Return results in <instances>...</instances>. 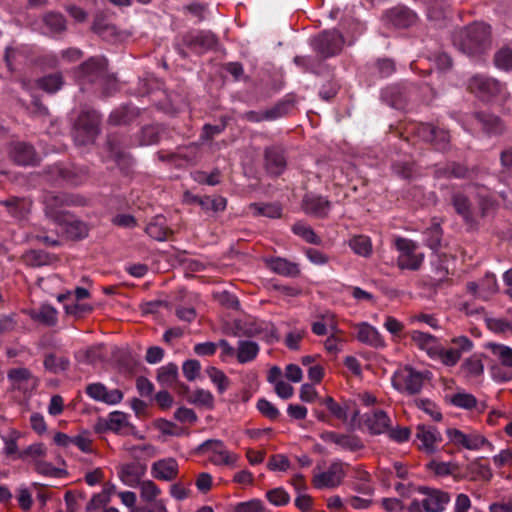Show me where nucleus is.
Segmentation results:
<instances>
[{
	"label": "nucleus",
	"mask_w": 512,
	"mask_h": 512,
	"mask_svg": "<svg viewBox=\"0 0 512 512\" xmlns=\"http://www.w3.org/2000/svg\"><path fill=\"white\" fill-rule=\"evenodd\" d=\"M344 44V36L339 30H323L310 39V46L315 55H298L294 57L293 62L304 73H312L317 76L329 75L332 69L326 60L339 55Z\"/></svg>",
	"instance_id": "obj_1"
},
{
	"label": "nucleus",
	"mask_w": 512,
	"mask_h": 512,
	"mask_svg": "<svg viewBox=\"0 0 512 512\" xmlns=\"http://www.w3.org/2000/svg\"><path fill=\"white\" fill-rule=\"evenodd\" d=\"M218 43V37L212 31L191 29L174 38L173 48L182 59H187L188 51L195 55H202L214 50Z\"/></svg>",
	"instance_id": "obj_2"
},
{
	"label": "nucleus",
	"mask_w": 512,
	"mask_h": 512,
	"mask_svg": "<svg viewBox=\"0 0 512 512\" xmlns=\"http://www.w3.org/2000/svg\"><path fill=\"white\" fill-rule=\"evenodd\" d=\"M490 26L483 22H475L459 32L454 44L468 55L482 53L490 45Z\"/></svg>",
	"instance_id": "obj_3"
},
{
	"label": "nucleus",
	"mask_w": 512,
	"mask_h": 512,
	"mask_svg": "<svg viewBox=\"0 0 512 512\" xmlns=\"http://www.w3.org/2000/svg\"><path fill=\"white\" fill-rule=\"evenodd\" d=\"M85 203V198L78 194L48 193L43 201L45 216L59 225L69 220L71 213L67 208L84 206Z\"/></svg>",
	"instance_id": "obj_4"
},
{
	"label": "nucleus",
	"mask_w": 512,
	"mask_h": 512,
	"mask_svg": "<svg viewBox=\"0 0 512 512\" xmlns=\"http://www.w3.org/2000/svg\"><path fill=\"white\" fill-rule=\"evenodd\" d=\"M101 115L93 109L82 111L73 129V138L77 145L93 144L100 132Z\"/></svg>",
	"instance_id": "obj_5"
},
{
	"label": "nucleus",
	"mask_w": 512,
	"mask_h": 512,
	"mask_svg": "<svg viewBox=\"0 0 512 512\" xmlns=\"http://www.w3.org/2000/svg\"><path fill=\"white\" fill-rule=\"evenodd\" d=\"M235 335L248 338L259 337L267 343L278 341L277 329L273 323L253 317L238 319L234 323Z\"/></svg>",
	"instance_id": "obj_6"
},
{
	"label": "nucleus",
	"mask_w": 512,
	"mask_h": 512,
	"mask_svg": "<svg viewBox=\"0 0 512 512\" xmlns=\"http://www.w3.org/2000/svg\"><path fill=\"white\" fill-rule=\"evenodd\" d=\"M468 89L483 102H489L506 93L504 83L483 74H476L471 77L468 81Z\"/></svg>",
	"instance_id": "obj_7"
},
{
	"label": "nucleus",
	"mask_w": 512,
	"mask_h": 512,
	"mask_svg": "<svg viewBox=\"0 0 512 512\" xmlns=\"http://www.w3.org/2000/svg\"><path fill=\"white\" fill-rule=\"evenodd\" d=\"M395 248L398 251L397 266L401 270L416 271L420 269L424 254L418 252V244L411 239L397 237L394 240Z\"/></svg>",
	"instance_id": "obj_8"
},
{
	"label": "nucleus",
	"mask_w": 512,
	"mask_h": 512,
	"mask_svg": "<svg viewBox=\"0 0 512 512\" xmlns=\"http://www.w3.org/2000/svg\"><path fill=\"white\" fill-rule=\"evenodd\" d=\"M408 132L419 139L430 143L434 149L445 151L450 142L449 132L430 123H414L408 128Z\"/></svg>",
	"instance_id": "obj_9"
},
{
	"label": "nucleus",
	"mask_w": 512,
	"mask_h": 512,
	"mask_svg": "<svg viewBox=\"0 0 512 512\" xmlns=\"http://www.w3.org/2000/svg\"><path fill=\"white\" fill-rule=\"evenodd\" d=\"M106 72L107 60L105 58L90 57L78 67L75 74L81 89L85 90L86 85H91L94 88Z\"/></svg>",
	"instance_id": "obj_10"
},
{
	"label": "nucleus",
	"mask_w": 512,
	"mask_h": 512,
	"mask_svg": "<svg viewBox=\"0 0 512 512\" xmlns=\"http://www.w3.org/2000/svg\"><path fill=\"white\" fill-rule=\"evenodd\" d=\"M425 380L424 373L406 366L402 370H397L392 376V386L399 392H406L409 395H415L421 392Z\"/></svg>",
	"instance_id": "obj_11"
},
{
	"label": "nucleus",
	"mask_w": 512,
	"mask_h": 512,
	"mask_svg": "<svg viewBox=\"0 0 512 512\" xmlns=\"http://www.w3.org/2000/svg\"><path fill=\"white\" fill-rule=\"evenodd\" d=\"M264 169L272 177L281 176L287 168L286 150L282 145L274 144L265 147Z\"/></svg>",
	"instance_id": "obj_12"
},
{
	"label": "nucleus",
	"mask_w": 512,
	"mask_h": 512,
	"mask_svg": "<svg viewBox=\"0 0 512 512\" xmlns=\"http://www.w3.org/2000/svg\"><path fill=\"white\" fill-rule=\"evenodd\" d=\"M345 475L343 464L333 461L326 471L314 474L312 484L316 489H334L343 482Z\"/></svg>",
	"instance_id": "obj_13"
},
{
	"label": "nucleus",
	"mask_w": 512,
	"mask_h": 512,
	"mask_svg": "<svg viewBox=\"0 0 512 512\" xmlns=\"http://www.w3.org/2000/svg\"><path fill=\"white\" fill-rule=\"evenodd\" d=\"M319 437L325 443H334L341 449L349 452H357L365 447L362 439L355 434L324 431L319 435Z\"/></svg>",
	"instance_id": "obj_14"
},
{
	"label": "nucleus",
	"mask_w": 512,
	"mask_h": 512,
	"mask_svg": "<svg viewBox=\"0 0 512 512\" xmlns=\"http://www.w3.org/2000/svg\"><path fill=\"white\" fill-rule=\"evenodd\" d=\"M0 206L5 208L8 216L21 221L30 214L32 201L27 197L10 195L4 200H0Z\"/></svg>",
	"instance_id": "obj_15"
},
{
	"label": "nucleus",
	"mask_w": 512,
	"mask_h": 512,
	"mask_svg": "<svg viewBox=\"0 0 512 512\" xmlns=\"http://www.w3.org/2000/svg\"><path fill=\"white\" fill-rule=\"evenodd\" d=\"M86 394L95 401L103 402L108 405L120 403L124 397L119 389L109 390L103 383H90L86 386Z\"/></svg>",
	"instance_id": "obj_16"
},
{
	"label": "nucleus",
	"mask_w": 512,
	"mask_h": 512,
	"mask_svg": "<svg viewBox=\"0 0 512 512\" xmlns=\"http://www.w3.org/2000/svg\"><path fill=\"white\" fill-rule=\"evenodd\" d=\"M419 492L425 495L422 505L426 512H442L450 502V495L439 489L420 487Z\"/></svg>",
	"instance_id": "obj_17"
},
{
	"label": "nucleus",
	"mask_w": 512,
	"mask_h": 512,
	"mask_svg": "<svg viewBox=\"0 0 512 512\" xmlns=\"http://www.w3.org/2000/svg\"><path fill=\"white\" fill-rule=\"evenodd\" d=\"M302 208L306 214L326 218L331 210V202L322 195L309 192L303 197Z\"/></svg>",
	"instance_id": "obj_18"
},
{
	"label": "nucleus",
	"mask_w": 512,
	"mask_h": 512,
	"mask_svg": "<svg viewBox=\"0 0 512 512\" xmlns=\"http://www.w3.org/2000/svg\"><path fill=\"white\" fill-rule=\"evenodd\" d=\"M450 204L453 206L457 215H459L464 223L469 227H475L477 221L472 209V204L467 195L460 191H454L450 197Z\"/></svg>",
	"instance_id": "obj_19"
},
{
	"label": "nucleus",
	"mask_w": 512,
	"mask_h": 512,
	"mask_svg": "<svg viewBox=\"0 0 512 512\" xmlns=\"http://www.w3.org/2000/svg\"><path fill=\"white\" fill-rule=\"evenodd\" d=\"M406 336L410 338L414 346L426 352L431 359L437 358L439 345L437 337L419 330H411L407 332Z\"/></svg>",
	"instance_id": "obj_20"
},
{
	"label": "nucleus",
	"mask_w": 512,
	"mask_h": 512,
	"mask_svg": "<svg viewBox=\"0 0 512 512\" xmlns=\"http://www.w3.org/2000/svg\"><path fill=\"white\" fill-rule=\"evenodd\" d=\"M446 433L448 439L454 445L463 447L468 450H478L486 442V439L479 434H465L464 432L456 428H449L447 429Z\"/></svg>",
	"instance_id": "obj_21"
},
{
	"label": "nucleus",
	"mask_w": 512,
	"mask_h": 512,
	"mask_svg": "<svg viewBox=\"0 0 512 512\" xmlns=\"http://www.w3.org/2000/svg\"><path fill=\"white\" fill-rule=\"evenodd\" d=\"M451 15L450 3L447 0H429L427 3L428 20L436 28H443Z\"/></svg>",
	"instance_id": "obj_22"
},
{
	"label": "nucleus",
	"mask_w": 512,
	"mask_h": 512,
	"mask_svg": "<svg viewBox=\"0 0 512 512\" xmlns=\"http://www.w3.org/2000/svg\"><path fill=\"white\" fill-rule=\"evenodd\" d=\"M107 148L110 156L121 168H128L132 164V157L125 148V140L117 135H109L107 138Z\"/></svg>",
	"instance_id": "obj_23"
},
{
	"label": "nucleus",
	"mask_w": 512,
	"mask_h": 512,
	"mask_svg": "<svg viewBox=\"0 0 512 512\" xmlns=\"http://www.w3.org/2000/svg\"><path fill=\"white\" fill-rule=\"evenodd\" d=\"M363 424L371 435L386 433L391 426V419L383 410H375L363 415Z\"/></svg>",
	"instance_id": "obj_24"
},
{
	"label": "nucleus",
	"mask_w": 512,
	"mask_h": 512,
	"mask_svg": "<svg viewBox=\"0 0 512 512\" xmlns=\"http://www.w3.org/2000/svg\"><path fill=\"white\" fill-rule=\"evenodd\" d=\"M264 263L273 273L283 277L296 278L301 273L299 264L283 257H267Z\"/></svg>",
	"instance_id": "obj_25"
},
{
	"label": "nucleus",
	"mask_w": 512,
	"mask_h": 512,
	"mask_svg": "<svg viewBox=\"0 0 512 512\" xmlns=\"http://www.w3.org/2000/svg\"><path fill=\"white\" fill-rule=\"evenodd\" d=\"M473 117L481 125L483 132L489 136L501 135L505 130L503 121L495 114L477 111Z\"/></svg>",
	"instance_id": "obj_26"
},
{
	"label": "nucleus",
	"mask_w": 512,
	"mask_h": 512,
	"mask_svg": "<svg viewBox=\"0 0 512 512\" xmlns=\"http://www.w3.org/2000/svg\"><path fill=\"white\" fill-rule=\"evenodd\" d=\"M356 338L359 342L369 345L373 348H384L386 343L379 331L367 322L357 325Z\"/></svg>",
	"instance_id": "obj_27"
},
{
	"label": "nucleus",
	"mask_w": 512,
	"mask_h": 512,
	"mask_svg": "<svg viewBox=\"0 0 512 512\" xmlns=\"http://www.w3.org/2000/svg\"><path fill=\"white\" fill-rule=\"evenodd\" d=\"M151 474L163 481H172L178 475V463L174 458H164L152 464Z\"/></svg>",
	"instance_id": "obj_28"
},
{
	"label": "nucleus",
	"mask_w": 512,
	"mask_h": 512,
	"mask_svg": "<svg viewBox=\"0 0 512 512\" xmlns=\"http://www.w3.org/2000/svg\"><path fill=\"white\" fill-rule=\"evenodd\" d=\"M416 14L405 6H397L387 12V19L396 28H408L416 21Z\"/></svg>",
	"instance_id": "obj_29"
},
{
	"label": "nucleus",
	"mask_w": 512,
	"mask_h": 512,
	"mask_svg": "<svg viewBox=\"0 0 512 512\" xmlns=\"http://www.w3.org/2000/svg\"><path fill=\"white\" fill-rule=\"evenodd\" d=\"M145 472V465L138 462H132L121 466L119 477L125 485L135 487L140 483V480L144 476Z\"/></svg>",
	"instance_id": "obj_30"
},
{
	"label": "nucleus",
	"mask_w": 512,
	"mask_h": 512,
	"mask_svg": "<svg viewBox=\"0 0 512 512\" xmlns=\"http://www.w3.org/2000/svg\"><path fill=\"white\" fill-rule=\"evenodd\" d=\"M296 104V97L293 94H287L283 99L278 101L273 107L264 110V118L266 121H275L279 118L287 116Z\"/></svg>",
	"instance_id": "obj_31"
},
{
	"label": "nucleus",
	"mask_w": 512,
	"mask_h": 512,
	"mask_svg": "<svg viewBox=\"0 0 512 512\" xmlns=\"http://www.w3.org/2000/svg\"><path fill=\"white\" fill-rule=\"evenodd\" d=\"M10 154L13 161L22 166L34 165L37 160L34 147L25 142L15 143Z\"/></svg>",
	"instance_id": "obj_32"
},
{
	"label": "nucleus",
	"mask_w": 512,
	"mask_h": 512,
	"mask_svg": "<svg viewBox=\"0 0 512 512\" xmlns=\"http://www.w3.org/2000/svg\"><path fill=\"white\" fill-rule=\"evenodd\" d=\"M422 241L425 246L434 253H438L443 247V230L438 222L432 223L422 232Z\"/></svg>",
	"instance_id": "obj_33"
},
{
	"label": "nucleus",
	"mask_w": 512,
	"mask_h": 512,
	"mask_svg": "<svg viewBox=\"0 0 512 512\" xmlns=\"http://www.w3.org/2000/svg\"><path fill=\"white\" fill-rule=\"evenodd\" d=\"M145 232L157 241H165L172 234V230L167 226L166 219L162 215L155 216L147 224Z\"/></svg>",
	"instance_id": "obj_34"
},
{
	"label": "nucleus",
	"mask_w": 512,
	"mask_h": 512,
	"mask_svg": "<svg viewBox=\"0 0 512 512\" xmlns=\"http://www.w3.org/2000/svg\"><path fill=\"white\" fill-rule=\"evenodd\" d=\"M416 437L430 453L434 452V445L442 440L440 432L434 426L418 425Z\"/></svg>",
	"instance_id": "obj_35"
},
{
	"label": "nucleus",
	"mask_w": 512,
	"mask_h": 512,
	"mask_svg": "<svg viewBox=\"0 0 512 512\" xmlns=\"http://www.w3.org/2000/svg\"><path fill=\"white\" fill-rule=\"evenodd\" d=\"M59 225L64 227V232L71 240H82L86 238L89 233L88 225L81 220L75 219L73 214L70 215L67 222H63Z\"/></svg>",
	"instance_id": "obj_36"
},
{
	"label": "nucleus",
	"mask_w": 512,
	"mask_h": 512,
	"mask_svg": "<svg viewBox=\"0 0 512 512\" xmlns=\"http://www.w3.org/2000/svg\"><path fill=\"white\" fill-rule=\"evenodd\" d=\"M370 74L377 79L390 77L396 71V64L390 58H378L368 64Z\"/></svg>",
	"instance_id": "obj_37"
},
{
	"label": "nucleus",
	"mask_w": 512,
	"mask_h": 512,
	"mask_svg": "<svg viewBox=\"0 0 512 512\" xmlns=\"http://www.w3.org/2000/svg\"><path fill=\"white\" fill-rule=\"evenodd\" d=\"M30 317L47 327H54L58 323V311L50 304H43L38 310H33Z\"/></svg>",
	"instance_id": "obj_38"
},
{
	"label": "nucleus",
	"mask_w": 512,
	"mask_h": 512,
	"mask_svg": "<svg viewBox=\"0 0 512 512\" xmlns=\"http://www.w3.org/2000/svg\"><path fill=\"white\" fill-rule=\"evenodd\" d=\"M139 115V109L132 105H124L115 109L109 116V122L114 125H127Z\"/></svg>",
	"instance_id": "obj_39"
},
{
	"label": "nucleus",
	"mask_w": 512,
	"mask_h": 512,
	"mask_svg": "<svg viewBox=\"0 0 512 512\" xmlns=\"http://www.w3.org/2000/svg\"><path fill=\"white\" fill-rule=\"evenodd\" d=\"M197 454H204L206 452H213L221 457V462L225 465L231 463V457L225 450L224 443L218 439H208L202 442L196 449Z\"/></svg>",
	"instance_id": "obj_40"
},
{
	"label": "nucleus",
	"mask_w": 512,
	"mask_h": 512,
	"mask_svg": "<svg viewBox=\"0 0 512 512\" xmlns=\"http://www.w3.org/2000/svg\"><path fill=\"white\" fill-rule=\"evenodd\" d=\"M435 176L438 178H457L465 179L469 177V170L464 165L457 162H450L444 166H436Z\"/></svg>",
	"instance_id": "obj_41"
},
{
	"label": "nucleus",
	"mask_w": 512,
	"mask_h": 512,
	"mask_svg": "<svg viewBox=\"0 0 512 512\" xmlns=\"http://www.w3.org/2000/svg\"><path fill=\"white\" fill-rule=\"evenodd\" d=\"M260 351L259 345L250 340H240L236 350V358L240 364H246L256 359Z\"/></svg>",
	"instance_id": "obj_42"
},
{
	"label": "nucleus",
	"mask_w": 512,
	"mask_h": 512,
	"mask_svg": "<svg viewBox=\"0 0 512 512\" xmlns=\"http://www.w3.org/2000/svg\"><path fill=\"white\" fill-rule=\"evenodd\" d=\"M44 27L52 36L59 35L66 31L67 23L65 17L58 12H48L43 16Z\"/></svg>",
	"instance_id": "obj_43"
},
{
	"label": "nucleus",
	"mask_w": 512,
	"mask_h": 512,
	"mask_svg": "<svg viewBox=\"0 0 512 512\" xmlns=\"http://www.w3.org/2000/svg\"><path fill=\"white\" fill-rule=\"evenodd\" d=\"M39 89L49 94H55L64 85V78L60 72L50 73L36 80Z\"/></svg>",
	"instance_id": "obj_44"
},
{
	"label": "nucleus",
	"mask_w": 512,
	"mask_h": 512,
	"mask_svg": "<svg viewBox=\"0 0 512 512\" xmlns=\"http://www.w3.org/2000/svg\"><path fill=\"white\" fill-rule=\"evenodd\" d=\"M43 365L46 371L52 374H59L69 369L70 360L65 356H57L55 353H48L44 357Z\"/></svg>",
	"instance_id": "obj_45"
},
{
	"label": "nucleus",
	"mask_w": 512,
	"mask_h": 512,
	"mask_svg": "<svg viewBox=\"0 0 512 512\" xmlns=\"http://www.w3.org/2000/svg\"><path fill=\"white\" fill-rule=\"evenodd\" d=\"M178 366L168 363L157 370V381L165 387H172L178 380Z\"/></svg>",
	"instance_id": "obj_46"
},
{
	"label": "nucleus",
	"mask_w": 512,
	"mask_h": 512,
	"mask_svg": "<svg viewBox=\"0 0 512 512\" xmlns=\"http://www.w3.org/2000/svg\"><path fill=\"white\" fill-rule=\"evenodd\" d=\"M483 354H473L465 359L461 364V369L468 377L477 378L483 375L484 365L482 363Z\"/></svg>",
	"instance_id": "obj_47"
},
{
	"label": "nucleus",
	"mask_w": 512,
	"mask_h": 512,
	"mask_svg": "<svg viewBox=\"0 0 512 512\" xmlns=\"http://www.w3.org/2000/svg\"><path fill=\"white\" fill-rule=\"evenodd\" d=\"M250 209L256 216H265L271 219H277L282 216V207L278 203H252Z\"/></svg>",
	"instance_id": "obj_48"
},
{
	"label": "nucleus",
	"mask_w": 512,
	"mask_h": 512,
	"mask_svg": "<svg viewBox=\"0 0 512 512\" xmlns=\"http://www.w3.org/2000/svg\"><path fill=\"white\" fill-rule=\"evenodd\" d=\"M292 232L309 244L320 245L322 242L312 227L302 221H298L292 226Z\"/></svg>",
	"instance_id": "obj_49"
},
{
	"label": "nucleus",
	"mask_w": 512,
	"mask_h": 512,
	"mask_svg": "<svg viewBox=\"0 0 512 512\" xmlns=\"http://www.w3.org/2000/svg\"><path fill=\"white\" fill-rule=\"evenodd\" d=\"M321 404L326 407L331 416L343 423L348 419V407L342 406L331 396H327L321 400Z\"/></svg>",
	"instance_id": "obj_50"
},
{
	"label": "nucleus",
	"mask_w": 512,
	"mask_h": 512,
	"mask_svg": "<svg viewBox=\"0 0 512 512\" xmlns=\"http://www.w3.org/2000/svg\"><path fill=\"white\" fill-rule=\"evenodd\" d=\"M206 373L210 380L217 386V390L220 394H223L230 385V379L220 369L209 366L206 369Z\"/></svg>",
	"instance_id": "obj_51"
},
{
	"label": "nucleus",
	"mask_w": 512,
	"mask_h": 512,
	"mask_svg": "<svg viewBox=\"0 0 512 512\" xmlns=\"http://www.w3.org/2000/svg\"><path fill=\"white\" fill-rule=\"evenodd\" d=\"M450 402L458 408L472 410L477 408L478 401L476 397L470 393L458 392L451 396Z\"/></svg>",
	"instance_id": "obj_52"
},
{
	"label": "nucleus",
	"mask_w": 512,
	"mask_h": 512,
	"mask_svg": "<svg viewBox=\"0 0 512 512\" xmlns=\"http://www.w3.org/2000/svg\"><path fill=\"white\" fill-rule=\"evenodd\" d=\"M381 100L387 105L399 108L402 103L401 90L396 85L387 86L381 90Z\"/></svg>",
	"instance_id": "obj_53"
},
{
	"label": "nucleus",
	"mask_w": 512,
	"mask_h": 512,
	"mask_svg": "<svg viewBox=\"0 0 512 512\" xmlns=\"http://www.w3.org/2000/svg\"><path fill=\"white\" fill-rule=\"evenodd\" d=\"M26 262L31 267H41L51 263V255L44 250H31L26 254Z\"/></svg>",
	"instance_id": "obj_54"
},
{
	"label": "nucleus",
	"mask_w": 512,
	"mask_h": 512,
	"mask_svg": "<svg viewBox=\"0 0 512 512\" xmlns=\"http://www.w3.org/2000/svg\"><path fill=\"white\" fill-rule=\"evenodd\" d=\"M415 406L429 415L433 420L440 421L442 413L438 406L427 398H417L414 400Z\"/></svg>",
	"instance_id": "obj_55"
},
{
	"label": "nucleus",
	"mask_w": 512,
	"mask_h": 512,
	"mask_svg": "<svg viewBox=\"0 0 512 512\" xmlns=\"http://www.w3.org/2000/svg\"><path fill=\"white\" fill-rule=\"evenodd\" d=\"M199 206L206 211H224L227 207V199L222 196L210 197L204 196V199H199Z\"/></svg>",
	"instance_id": "obj_56"
},
{
	"label": "nucleus",
	"mask_w": 512,
	"mask_h": 512,
	"mask_svg": "<svg viewBox=\"0 0 512 512\" xmlns=\"http://www.w3.org/2000/svg\"><path fill=\"white\" fill-rule=\"evenodd\" d=\"M349 246L356 254L363 257L369 256L372 250L370 239L363 235L353 237Z\"/></svg>",
	"instance_id": "obj_57"
},
{
	"label": "nucleus",
	"mask_w": 512,
	"mask_h": 512,
	"mask_svg": "<svg viewBox=\"0 0 512 512\" xmlns=\"http://www.w3.org/2000/svg\"><path fill=\"white\" fill-rule=\"evenodd\" d=\"M491 352L503 366L512 368V348L504 344L493 343L490 345Z\"/></svg>",
	"instance_id": "obj_58"
},
{
	"label": "nucleus",
	"mask_w": 512,
	"mask_h": 512,
	"mask_svg": "<svg viewBox=\"0 0 512 512\" xmlns=\"http://www.w3.org/2000/svg\"><path fill=\"white\" fill-rule=\"evenodd\" d=\"M161 494L160 488L151 480L141 483L140 497L146 504L157 501L156 497Z\"/></svg>",
	"instance_id": "obj_59"
},
{
	"label": "nucleus",
	"mask_w": 512,
	"mask_h": 512,
	"mask_svg": "<svg viewBox=\"0 0 512 512\" xmlns=\"http://www.w3.org/2000/svg\"><path fill=\"white\" fill-rule=\"evenodd\" d=\"M494 64L501 70H512V50L508 47L498 50L494 55Z\"/></svg>",
	"instance_id": "obj_60"
},
{
	"label": "nucleus",
	"mask_w": 512,
	"mask_h": 512,
	"mask_svg": "<svg viewBox=\"0 0 512 512\" xmlns=\"http://www.w3.org/2000/svg\"><path fill=\"white\" fill-rule=\"evenodd\" d=\"M436 359H439L445 366L453 367L459 362L461 358L460 355L456 353V351L452 348V346L446 349L439 343Z\"/></svg>",
	"instance_id": "obj_61"
},
{
	"label": "nucleus",
	"mask_w": 512,
	"mask_h": 512,
	"mask_svg": "<svg viewBox=\"0 0 512 512\" xmlns=\"http://www.w3.org/2000/svg\"><path fill=\"white\" fill-rule=\"evenodd\" d=\"M117 89L116 79L108 71L101 78L100 82L94 87L95 92H101L104 96H109Z\"/></svg>",
	"instance_id": "obj_62"
},
{
	"label": "nucleus",
	"mask_w": 512,
	"mask_h": 512,
	"mask_svg": "<svg viewBox=\"0 0 512 512\" xmlns=\"http://www.w3.org/2000/svg\"><path fill=\"white\" fill-rule=\"evenodd\" d=\"M188 401L195 405L212 408L214 397L210 391L199 388L189 397Z\"/></svg>",
	"instance_id": "obj_63"
},
{
	"label": "nucleus",
	"mask_w": 512,
	"mask_h": 512,
	"mask_svg": "<svg viewBox=\"0 0 512 512\" xmlns=\"http://www.w3.org/2000/svg\"><path fill=\"white\" fill-rule=\"evenodd\" d=\"M266 498L275 506H284L290 501L289 494L281 487L267 491Z\"/></svg>",
	"instance_id": "obj_64"
}]
</instances>
